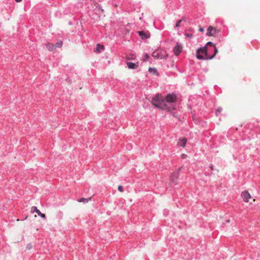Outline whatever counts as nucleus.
I'll return each mask as SVG.
<instances>
[{
    "mask_svg": "<svg viewBox=\"0 0 260 260\" xmlns=\"http://www.w3.org/2000/svg\"><path fill=\"white\" fill-rule=\"evenodd\" d=\"M62 42L61 41H57L55 44L54 45V46L56 48H60L62 46Z\"/></svg>",
    "mask_w": 260,
    "mask_h": 260,
    "instance_id": "obj_17",
    "label": "nucleus"
},
{
    "mask_svg": "<svg viewBox=\"0 0 260 260\" xmlns=\"http://www.w3.org/2000/svg\"><path fill=\"white\" fill-rule=\"evenodd\" d=\"M182 50V46L181 44L179 43H177L176 46L174 48V53L175 55L178 56L179 55Z\"/></svg>",
    "mask_w": 260,
    "mask_h": 260,
    "instance_id": "obj_5",
    "label": "nucleus"
},
{
    "mask_svg": "<svg viewBox=\"0 0 260 260\" xmlns=\"http://www.w3.org/2000/svg\"><path fill=\"white\" fill-rule=\"evenodd\" d=\"M206 46L207 47H208V46H210V47H211L210 48L212 47V48H216L215 46V45L214 43H213L212 42H208L207 43Z\"/></svg>",
    "mask_w": 260,
    "mask_h": 260,
    "instance_id": "obj_18",
    "label": "nucleus"
},
{
    "mask_svg": "<svg viewBox=\"0 0 260 260\" xmlns=\"http://www.w3.org/2000/svg\"><path fill=\"white\" fill-rule=\"evenodd\" d=\"M185 35L186 37L189 38H191L193 36V35L192 34L186 33V32L185 34Z\"/></svg>",
    "mask_w": 260,
    "mask_h": 260,
    "instance_id": "obj_22",
    "label": "nucleus"
},
{
    "mask_svg": "<svg viewBox=\"0 0 260 260\" xmlns=\"http://www.w3.org/2000/svg\"><path fill=\"white\" fill-rule=\"evenodd\" d=\"M199 31H201V32H203V31H204V28H203V27H200V28H199Z\"/></svg>",
    "mask_w": 260,
    "mask_h": 260,
    "instance_id": "obj_26",
    "label": "nucleus"
},
{
    "mask_svg": "<svg viewBox=\"0 0 260 260\" xmlns=\"http://www.w3.org/2000/svg\"><path fill=\"white\" fill-rule=\"evenodd\" d=\"M152 104L155 107L159 108L161 110H165V109H169V107H167L162 96L157 94L154 96L151 100Z\"/></svg>",
    "mask_w": 260,
    "mask_h": 260,
    "instance_id": "obj_3",
    "label": "nucleus"
},
{
    "mask_svg": "<svg viewBox=\"0 0 260 260\" xmlns=\"http://www.w3.org/2000/svg\"><path fill=\"white\" fill-rule=\"evenodd\" d=\"M104 49L105 47L103 45H100V44H98L96 45L95 52H96V53H100L101 50H104Z\"/></svg>",
    "mask_w": 260,
    "mask_h": 260,
    "instance_id": "obj_13",
    "label": "nucleus"
},
{
    "mask_svg": "<svg viewBox=\"0 0 260 260\" xmlns=\"http://www.w3.org/2000/svg\"><path fill=\"white\" fill-rule=\"evenodd\" d=\"M138 34L142 39H147L150 38V35L148 32H145L144 31H139Z\"/></svg>",
    "mask_w": 260,
    "mask_h": 260,
    "instance_id": "obj_8",
    "label": "nucleus"
},
{
    "mask_svg": "<svg viewBox=\"0 0 260 260\" xmlns=\"http://www.w3.org/2000/svg\"><path fill=\"white\" fill-rule=\"evenodd\" d=\"M220 32V29L212 26H209L207 28L206 35L216 37L218 36Z\"/></svg>",
    "mask_w": 260,
    "mask_h": 260,
    "instance_id": "obj_4",
    "label": "nucleus"
},
{
    "mask_svg": "<svg viewBox=\"0 0 260 260\" xmlns=\"http://www.w3.org/2000/svg\"><path fill=\"white\" fill-rule=\"evenodd\" d=\"M166 105L169 107V109H165L167 111H172L176 109L175 103L177 101V96L175 93H169L164 99Z\"/></svg>",
    "mask_w": 260,
    "mask_h": 260,
    "instance_id": "obj_2",
    "label": "nucleus"
},
{
    "mask_svg": "<svg viewBox=\"0 0 260 260\" xmlns=\"http://www.w3.org/2000/svg\"><path fill=\"white\" fill-rule=\"evenodd\" d=\"M183 21H184L183 19L179 20L178 21L176 24L175 27H178L180 26V23L182 22Z\"/></svg>",
    "mask_w": 260,
    "mask_h": 260,
    "instance_id": "obj_20",
    "label": "nucleus"
},
{
    "mask_svg": "<svg viewBox=\"0 0 260 260\" xmlns=\"http://www.w3.org/2000/svg\"><path fill=\"white\" fill-rule=\"evenodd\" d=\"M173 116H174L175 117H176V113H173Z\"/></svg>",
    "mask_w": 260,
    "mask_h": 260,
    "instance_id": "obj_29",
    "label": "nucleus"
},
{
    "mask_svg": "<svg viewBox=\"0 0 260 260\" xmlns=\"http://www.w3.org/2000/svg\"><path fill=\"white\" fill-rule=\"evenodd\" d=\"M136 58V55L135 54L131 55V58L134 59Z\"/></svg>",
    "mask_w": 260,
    "mask_h": 260,
    "instance_id": "obj_25",
    "label": "nucleus"
},
{
    "mask_svg": "<svg viewBox=\"0 0 260 260\" xmlns=\"http://www.w3.org/2000/svg\"><path fill=\"white\" fill-rule=\"evenodd\" d=\"M186 139H179L178 141L177 145L179 146L184 147H185L186 144Z\"/></svg>",
    "mask_w": 260,
    "mask_h": 260,
    "instance_id": "obj_12",
    "label": "nucleus"
},
{
    "mask_svg": "<svg viewBox=\"0 0 260 260\" xmlns=\"http://www.w3.org/2000/svg\"><path fill=\"white\" fill-rule=\"evenodd\" d=\"M16 2L19 3L22 1V0H15Z\"/></svg>",
    "mask_w": 260,
    "mask_h": 260,
    "instance_id": "obj_28",
    "label": "nucleus"
},
{
    "mask_svg": "<svg viewBox=\"0 0 260 260\" xmlns=\"http://www.w3.org/2000/svg\"><path fill=\"white\" fill-rule=\"evenodd\" d=\"M241 196L243 200L246 202H248L249 201V199L251 198V196L247 191H243Z\"/></svg>",
    "mask_w": 260,
    "mask_h": 260,
    "instance_id": "obj_9",
    "label": "nucleus"
},
{
    "mask_svg": "<svg viewBox=\"0 0 260 260\" xmlns=\"http://www.w3.org/2000/svg\"><path fill=\"white\" fill-rule=\"evenodd\" d=\"M152 56L156 59H161L164 57L162 52L158 51H154L152 54Z\"/></svg>",
    "mask_w": 260,
    "mask_h": 260,
    "instance_id": "obj_10",
    "label": "nucleus"
},
{
    "mask_svg": "<svg viewBox=\"0 0 260 260\" xmlns=\"http://www.w3.org/2000/svg\"><path fill=\"white\" fill-rule=\"evenodd\" d=\"M210 168L211 170H214V167H213V166L212 165H210Z\"/></svg>",
    "mask_w": 260,
    "mask_h": 260,
    "instance_id": "obj_27",
    "label": "nucleus"
},
{
    "mask_svg": "<svg viewBox=\"0 0 260 260\" xmlns=\"http://www.w3.org/2000/svg\"><path fill=\"white\" fill-rule=\"evenodd\" d=\"M212 50L214 51V53L212 55H209L208 54V47L206 46L199 48L196 52L197 58L200 60L213 59L218 53V50L217 48H212Z\"/></svg>",
    "mask_w": 260,
    "mask_h": 260,
    "instance_id": "obj_1",
    "label": "nucleus"
},
{
    "mask_svg": "<svg viewBox=\"0 0 260 260\" xmlns=\"http://www.w3.org/2000/svg\"><path fill=\"white\" fill-rule=\"evenodd\" d=\"M118 190L120 191V192H123V187L121 185H119L118 187Z\"/></svg>",
    "mask_w": 260,
    "mask_h": 260,
    "instance_id": "obj_24",
    "label": "nucleus"
},
{
    "mask_svg": "<svg viewBox=\"0 0 260 260\" xmlns=\"http://www.w3.org/2000/svg\"><path fill=\"white\" fill-rule=\"evenodd\" d=\"M180 170V168L177 171H175L172 173V174L171 176V181L172 182L175 183V184L177 183L176 180L179 176V171Z\"/></svg>",
    "mask_w": 260,
    "mask_h": 260,
    "instance_id": "obj_7",
    "label": "nucleus"
},
{
    "mask_svg": "<svg viewBox=\"0 0 260 260\" xmlns=\"http://www.w3.org/2000/svg\"><path fill=\"white\" fill-rule=\"evenodd\" d=\"M46 48L49 51H54L55 49V47L54 46V45L52 44V43H48L46 44Z\"/></svg>",
    "mask_w": 260,
    "mask_h": 260,
    "instance_id": "obj_14",
    "label": "nucleus"
},
{
    "mask_svg": "<svg viewBox=\"0 0 260 260\" xmlns=\"http://www.w3.org/2000/svg\"><path fill=\"white\" fill-rule=\"evenodd\" d=\"M208 54L210 55V54L212 52L214 53V51L212 50V47L209 48L208 47Z\"/></svg>",
    "mask_w": 260,
    "mask_h": 260,
    "instance_id": "obj_23",
    "label": "nucleus"
},
{
    "mask_svg": "<svg viewBox=\"0 0 260 260\" xmlns=\"http://www.w3.org/2000/svg\"><path fill=\"white\" fill-rule=\"evenodd\" d=\"M149 72L152 73L154 75H158V73L155 68H149L148 70Z\"/></svg>",
    "mask_w": 260,
    "mask_h": 260,
    "instance_id": "obj_16",
    "label": "nucleus"
},
{
    "mask_svg": "<svg viewBox=\"0 0 260 260\" xmlns=\"http://www.w3.org/2000/svg\"><path fill=\"white\" fill-rule=\"evenodd\" d=\"M91 197L88 198H81L79 200H78L79 202H82L84 203H86L88 202L89 201H91Z\"/></svg>",
    "mask_w": 260,
    "mask_h": 260,
    "instance_id": "obj_15",
    "label": "nucleus"
},
{
    "mask_svg": "<svg viewBox=\"0 0 260 260\" xmlns=\"http://www.w3.org/2000/svg\"><path fill=\"white\" fill-rule=\"evenodd\" d=\"M149 58V55L147 53H145L144 56V58H143V60L144 61H146Z\"/></svg>",
    "mask_w": 260,
    "mask_h": 260,
    "instance_id": "obj_21",
    "label": "nucleus"
},
{
    "mask_svg": "<svg viewBox=\"0 0 260 260\" xmlns=\"http://www.w3.org/2000/svg\"><path fill=\"white\" fill-rule=\"evenodd\" d=\"M226 222H230V220H227L226 221Z\"/></svg>",
    "mask_w": 260,
    "mask_h": 260,
    "instance_id": "obj_30",
    "label": "nucleus"
},
{
    "mask_svg": "<svg viewBox=\"0 0 260 260\" xmlns=\"http://www.w3.org/2000/svg\"><path fill=\"white\" fill-rule=\"evenodd\" d=\"M222 111V108L221 107H219L217 108V109L216 110V115L218 116L219 114H220L221 111Z\"/></svg>",
    "mask_w": 260,
    "mask_h": 260,
    "instance_id": "obj_19",
    "label": "nucleus"
},
{
    "mask_svg": "<svg viewBox=\"0 0 260 260\" xmlns=\"http://www.w3.org/2000/svg\"><path fill=\"white\" fill-rule=\"evenodd\" d=\"M126 64L127 67L130 69H136L138 67V62L133 63L132 62H127Z\"/></svg>",
    "mask_w": 260,
    "mask_h": 260,
    "instance_id": "obj_11",
    "label": "nucleus"
},
{
    "mask_svg": "<svg viewBox=\"0 0 260 260\" xmlns=\"http://www.w3.org/2000/svg\"><path fill=\"white\" fill-rule=\"evenodd\" d=\"M31 211L32 213L35 212L37 213V214L41 217L44 219L46 218V215L45 214L42 213L38 209L37 207L36 206H32L31 208Z\"/></svg>",
    "mask_w": 260,
    "mask_h": 260,
    "instance_id": "obj_6",
    "label": "nucleus"
}]
</instances>
